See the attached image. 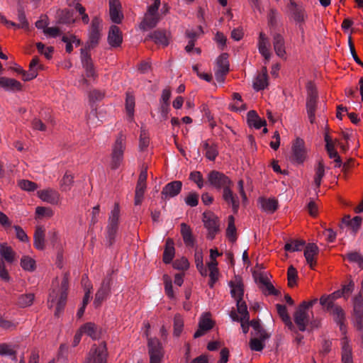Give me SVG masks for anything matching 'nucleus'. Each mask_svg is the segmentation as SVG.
I'll use <instances>...</instances> for the list:
<instances>
[{"mask_svg":"<svg viewBox=\"0 0 363 363\" xmlns=\"http://www.w3.org/2000/svg\"><path fill=\"white\" fill-rule=\"evenodd\" d=\"M89 96L90 101L94 104L101 101L104 97V93L99 90L94 89L90 91Z\"/></svg>","mask_w":363,"mask_h":363,"instance_id":"63","label":"nucleus"},{"mask_svg":"<svg viewBox=\"0 0 363 363\" xmlns=\"http://www.w3.org/2000/svg\"><path fill=\"white\" fill-rule=\"evenodd\" d=\"M196 268L201 275H206V269L203 267L202 252L196 251L194 255Z\"/></svg>","mask_w":363,"mask_h":363,"instance_id":"50","label":"nucleus"},{"mask_svg":"<svg viewBox=\"0 0 363 363\" xmlns=\"http://www.w3.org/2000/svg\"><path fill=\"white\" fill-rule=\"evenodd\" d=\"M33 294H23L19 296L18 304L22 308L28 307L33 303Z\"/></svg>","mask_w":363,"mask_h":363,"instance_id":"46","label":"nucleus"},{"mask_svg":"<svg viewBox=\"0 0 363 363\" xmlns=\"http://www.w3.org/2000/svg\"><path fill=\"white\" fill-rule=\"evenodd\" d=\"M236 306H237L238 312L242 317V320H245L246 321H248V319L250 318V314L247 311V304L243 301V298H237Z\"/></svg>","mask_w":363,"mask_h":363,"instance_id":"43","label":"nucleus"},{"mask_svg":"<svg viewBox=\"0 0 363 363\" xmlns=\"http://www.w3.org/2000/svg\"><path fill=\"white\" fill-rule=\"evenodd\" d=\"M262 208L268 213H273L278 208V201L275 199H259Z\"/></svg>","mask_w":363,"mask_h":363,"instance_id":"37","label":"nucleus"},{"mask_svg":"<svg viewBox=\"0 0 363 363\" xmlns=\"http://www.w3.org/2000/svg\"><path fill=\"white\" fill-rule=\"evenodd\" d=\"M69 287L68 274H65L62 280L60 289L57 291L53 290L49 295V307L52 308L55 301H57L55 315L59 316L64 310L67 302V290Z\"/></svg>","mask_w":363,"mask_h":363,"instance_id":"2","label":"nucleus"},{"mask_svg":"<svg viewBox=\"0 0 363 363\" xmlns=\"http://www.w3.org/2000/svg\"><path fill=\"white\" fill-rule=\"evenodd\" d=\"M111 282L112 278L111 274H108L102 281L101 286L98 289L95 295L94 304L96 307H99V306H101L102 302L104 300H106V298L108 297L111 289Z\"/></svg>","mask_w":363,"mask_h":363,"instance_id":"11","label":"nucleus"},{"mask_svg":"<svg viewBox=\"0 0 363 363\" xmlns=\"http://www.w3.org/2000/svg\"><path fill=\"white\" fill-rule=\"evenodd\" d=\"M16 352L13 350L11 345L2 343L0 344V355L1 356H13V359H16Z\"/></svg>","mask_w":363,"mask_h":363,"instance_id":"53","label":"nucleus"},{"mask_svg":"<svg viewBox=\"0 0 363 363\" xmlns=\"http://www.w3.org/2000/svg\"><path fill=\"white\" fill-rule=\"evenodd\" d=\"M159 22L158 15H151L145 13L143 21L140 24V28L143 30H147L155 28Z\"/></svg>","mask_w":363,"mask_h":363,"instance_id":"31","label":"nucleus"},{"mask_svg":"<svg viewBox=\"0 0 363 363\" xmlns=\"http://www.w3.org/2000/svg\"><path fill=\"white\" fill-rule=\"evenodd\" d=\"M174 243L172 239L167 238L165 243V247L163 253V262L165 264H169L172 262L174 255Z\"/></svg>","mask_w":363,"mask_h":363,"instance_id":"30","label":"nucleus"},{"mask_svg":"<svg viewBox=\"0 0 363 363\" xmlns=\"http://www.w3.org/2000/svg\"><path fill=\"white\" fill-rule=\"evenodd\" d=\"M101 20L95 16L91 21L89 41L85 47L81 49V62L87 77L95 78L96 77L89 51L98 45L101 37Z\"/></svg>","mask_w":363,"mask_h":363,"instance_id":"1","label":"nucleus"},{"mask_svg":"<svg viewBox=\"0 0 363 363\" xmlns=\"http://www.w3.org/2000/svg\"><path fill=\"white\" fill-rule=\"evenodd\" d=\"M0 87L7 91H20L22 85L18 81L14 79L0 77Z\"/></svg>","mask_w":363,"mask_h":363,"instance_id":"29","label":"nucleus"},{"mask_svg":"<svg viewBox=\"0 0 363 363\" xmlns=\"http://www.w3.org/2000/svg\"><path fill=\"white\" fill-rule=\"evenodd\" d=\"M125 150V136L120 133L112 147L111 167L112 169H118L123 160V154Z\"/></svg>","mask_w":363,"mask_h":363,"instance_id":"3","label":"nucleus"},{"mask_svg":"<svg viewBox=\"0 0 363 363\" xmlns=\"http://www.w3.org/2000/svg\"><path fill=\"white\" fill-rule=\"evenodd\" d=\"M247 121L248 125L254 127L255 129H259L267 125L266 121L262 119L254 110H251L247 113Z\"/></svg>","mask_w":363,"mask_h":363,"instance_id":"23","label":"nucleus"},{"mask_svg":"<svg viewBox=\"0 0 363 363\" xmlns=\"http://www.w3.org/2000/svg\"><path fill=\"white\" fill-rule=\"evenodd\" d=\"M181 234L186 246L193 247L194 245V239L192 235L191 229L185 223L181 224Z\"/></svg>","mask_w":363,"mask_h":363,"instance_id":"35","label":"nucleus"},{"mask_svg":"<svg viewBox=\"0 0 363 363\" xmlns=\"http://www.w3.org/2000/svg\"><path fill=\"white\" fill-rule=\"evenodd\" d=\"M268 86V74L267 67H263L253 82V88L256 91L264 89Z\"/></svg>","mask_w":363,"mask_h":363,"instance_id":"19","label":"nucleus"},{"mask_svg":"<svg viewBox=\"0 0 363 363\" xmlns=\"http://www.w3.org/2000/svg\"><path fill=\"white\" fill-rule=\"evenodd\" d=\"M270 42L268 37L263 32L259 34L257 48L259 52L270 50Z\"/></svg>","mask_w":363,"mask_h":363,"instance_id":"41","label":"nucleus"},{"mask_svg":"<svg viewBox=\"0 0 363 363\" xmlns=\"http://www.w3.org/2000/svg\"><path fill=\"white\" fill-rule=\"evenodd\" d=\"M119 0H109V14L111 20L115 23H121L123 18Z\"/></svg>","mask_w":363,"mask_h":363,"instance_id":"18","label":"nucleus"},{"mask_svg":"<svg viewBox=\"0 0 363 363\" xmlns=\"http://www.w3.org/2000/svg\"><path fill=\"white\" fill-rule=\"evenodd\" d=\"M268 25L271 28H275L277 26L279 16L277 10L271 9L268 13Z\"/></svg>","mask_w":363,"mask_h":363,"instance_id":"48","label":"nucleus"},{"mask_svg":"<svg viewBox=\"0 0 363 363\" xmlns=\"http://www.w3.org/2000/svg\"><path fill=\"white\" fill-rule=\"evenodd\" d=\"M290 10L294 19L297 23H303L305 20L303 9L298 6L294 0H290Z\"/></svg>","mask_w":363,"mask_h":363,"instance_id":"36","label":"nucleus"},{"mask_svg":"<svg viewBox=\"0 0 363 363\" xmlns=\"http://www.w3.org/2000/svg\"><path fill=\"white\" fill-rule=\"evenodd\" d=\"M184 326V322L180 315H176L174 318V335L179 336Z\"/></svg>","mask_w":363,"mask_h":363,"instance_id":"54","label":"nucleus"},{"mask_svg":"<svg viewBox=\"0 0 363 363\" xmlns=\"http://www.w3.org/2000/svg\"><path fill=\"white\" fill-rule=\"evenodd\" d=\"M229 286L231 288V296L237 301V298H243L244 289L240 278L235 277V281H230Z\"/></svg>","mask_w":363,"mask_h":363,"instance_id":"26","label":"nucleus"},{"mask_svg":"<svg viewBox=\"0 0 363 363\" xmlns=\"http://www.w3.org/2000/svg\"><path fill=\"white\" fill-rule=\"evenodd\" d=\"M324 307L325 308V310L333 316V319L335 321V323L338 325L340 330L342 333V334H345V313L342 307L338 305Z\"/></svg>","mask_w":363,"mask_h":363,"instance_id":"12","label":"nucleus"},{"mask_svg":"<svg viewBox=\"0 0 363 363\" xmlns=\"http://www.w3.org/2000/svg\"><path fill=\"white\" fill-rule=\"evenodd\" d=\"M38 196L43 201L48 202L51 204H57L59 201V193L52 189L42 190L38 192Z\"/></svg>","mask_w":363,"mask_h":363,"instance_id":"20","label":"nucleus"},{"mask_svg":"<svg viewBox=\"0 0 363 363\" xmlns=\"http://www.w3.org/2000/svg\"><path fill=\"white\" fill-rule=\"evenodd\" d=\"M39 60L38 57H34L29 65V70L24 74V81H30L38 76V68Z\"/></svg>","mask_w":363,"mask_h":363,"instance_id":"38","label":"nucleus"},{"mask_svg":"<svg viewBox=\"0 0 363 363\" xmlns=\"http://www.w3.org/2000/svg\"><path fill=\"white\" fill-rule=\"evenodd\" d=\"M306 157L304 141L301 138H296L292 145L291 160L298 164L303 163Z\"/></svg>","mask_w":363,"mask_h":363,"instance_id":"14","label":"nucleus"},{"mask_svg":"<svg viewBox=\"0 0 363 363\" xmlns=\"http://www.w3.org/2000/svg\"><path fill=\"white\" fill-rule=\"evenodd\" d=\"M134 107H135V99L133 96L130 94H126L125 99V108L127 113L130 118H133L134 113Z\"/></svg>","mask_w":363,"mask_h":363,"instance_id":"47","label":"nucleus"},{"mask_svg":"<svg viewBox=\"0 0 363 363\" xmlns=\"http://www.w3.org/2000/svg\"><path fill=\"white\" fill-rule=\"evenodd\" d=\"M226 235L229 240L232 242H235L237 240L236 228L234 223V218L233 216H230L228 218V225L226 230Z\"/></svg>","mask_w":363,"mask_h":363,"instance_id":"42","label":"nucleus"},{"mask_svg":"<svg viewBox=\"0 0 363 363\" xmlns=\"http://www.w3.org/2000/svg\"><path fill=\"white\" fill-rule=\"evenodd\" d=\"M150 363H161L163 350L160 342L156 338H149L147 342Z\"/></svg>","mask_w":363,"mask_h":363,"instance_id":"10","label":"nucleus"},{"mask_svg":"<svg viewBox=\"0 0 363 363\" xmlns=\"http://www.w3.org/2000/svg\"><path fill=\"white\" fill-rule=\"evenodd\" d=\"M72 182L73 176L67 172L60 182V187L62 191H67L69 190Z\"/></svg>","mask_w":363,"mask_h":363,"instance_id":"49","label":"nucleus"},{"mask_svg":"<svg viewBox=\"0 0 363 363\" xmlns=\"http://www.w3.org/2000/svg\"><path fill=\"white\" fill-rule=\"evenodd\" d=\"M203 222L208 232L207 238L213 240L220 230L218 217L212 212H204L203 213Z\"/></svg>","mask_w":363,"mask_h":363,"instance_id":"7","label":"nucleus"},{"mask_svg":"<svg viewBox=\"0 0 363 363\" xmlns=\"http://www.w3.org/2000/svg\"><path fill=\"white\" fill-rule=\"evenodd\" d=\"M45 229L40 225H38L35 228L34 233V247L40 250H43L45 248Z\"/></svg>","mask_w":363,"mask_h":363,"instance_id":"25","label":"nucleus"},{"mask_svg":"<svg viewBox=\"0 0 363 363\" xmlns=\"http://www.w3.org/2000/svg\"><path fill=\"white\" fill-rule=\"evenodd\" d=\"M318 253V247L315 243H309L305 249L304 257L307 263L310 265L311 269H313L316 264L315 256Z\"/></svg>","mask_w":363,"mask_h":363,"instance_id":"22","label":"nucleus"},{"mask_svg":"<svg viewBox=\"0 0 363 363\" xmlns=\"http://www.w3.org/2000/svg\"><path fill=\"white\" fill-rule=\"evenodd\" d=\"M152 40L157 45L166 47L169 45V36L164 30H156L150 33L145 39V41Z\"/></svg>","mask_w":363,"mask_h":363,"instance_id":"17","label":"nucleus"},{"mask_svg":"<svg viewBox=\"0 0 363 363\" xmlns=\"http://www.w3.org/2000/svg\"><path fill=\"white\" fill-rule=\"evenodd\" d=\"M145 189L146 185H136L134 201L135 205L138 206L141 204Z\"/></svg>","mask_w":363,"mask_h":363,"instance_id":"51","label":"nucleus"},{"mask_svg":"<svg viewBox=\"0 0 363 363\" xmlns=\"http://www.w3.org/2000/svg\"><path fill=\"white\" fill-rule=\"evenodd\" d=\"M106 346L104 342L99 346L94 345L89 352L86 363H106Z\"/></svg>","mask_w":363,"mask_h":363,"instance_id":"9","label":"nucleus"},{"mask_svg":"<svg viewBox=\"0 0 363 363\" xmlns=\"http://www.w3.org/2000/svg\"><path fill=\"white\" fill-rule=\"evenodd\" d=\"M79 329L83 334L87 335L93 340H97L100 337V332L99 328L93 323H86L82 325Z\"/></svg>","mask_w":363,"mask_h":363,"instance_id":"28","label":"nucleus"},{"mask_svg":"<svg viewBox=\"0 0 363 363\" xmlns=\"http://www.w3.org/2000/svg\"><path fill=\"white\" fill-rule=\"evenodd\" d=\"M108 41L112 47L121 45L123 38L119 28L116 26H111L108 35Z\"/></svg>","mask_w":363,"mask_h":363,"instance_id":"21","label":"nucleus"},{"mask_svg":"<svg viewBox=\"0 0 363 363\" xmlns=\"http://www.w3.org/2000/svg\"><path fill=\"white\" fill-rule=\"evenodd\" d=\"M164 278L165 293L168 296V297H169L170 298H173L174 296L172 280L167 275H164Z\"/></svg>","mask_w":363,"mask_h":363,"instance_id":"62","label":"nucleus"},{"mask_svg":"<svg viewBox=\"0 0 363 363\" xmlns=\"http://www.w3.org/2000/svg\"><path fill=\"white\" fill-rule=\"evenodd\" d=\"M223 199L226 203L232 205L233 210L235 213L238 211L239 208V200L238 198L233 194L229 185L223 188Z\"/></svg>","mask_w":363,"mask_h":363,"instance_id":"24","label":"nucleus"},{"mask_svg":"<svg viewBox=\"0 0 363 363\" xmlns=\"http://www.w3.org/2000/svg\"><path fill=\"white\" fill-rule=\"evenodd\" d=\"M229 67L228 55L227 53H222L216 60L215 77L218 82H224L225 76L230 70Z\"/></svg>","mask_w":363,"mask_h":363,"instance_id":"8","label":"nucleus"},{"mask_svg":"<svg viewBox=\"0 0 363 363\" xmlns=\"http://www.w3.org/2000/svg\"><path fill=\"white\" fill-rule=\"evenodd\" d=\"M149 143L150 139L147 130L141 128L139 143V147L140 150H144L149 145Z\"/></svg>","mask_w":363,"mask_h":363,"instance_id":"55","label":"nucleus"},{"mask_svg":"<svg viewBox=\"0 0 363 363\" xmlns=\"http://www.w3.org/2000/svg\"><path fill=\"white\" fill-rule=\"evenodd\" d=\"M182 188V182L180 181H173L167 184L162 191V199L166 200L169 198L177 196Z\"/></svg>","mask_w":363,"mask_h":363,"instance_id":"16","label":"nucleus"},{"mask_svg":"<svg viewBox=\"0 0 363 363\" xmlns=\"http://www.w3.org/2000/svg\"><path fill=\"white\" fill-rule=\"evenodd\" d=\"M21 266L27 271H34L35 269V261L28 256H23L21 260Z\"/></svg>","mask_w":363,"mask_h":363,"instance_id":"45","label":"nucleus"},{"mask_svg":"<svg viewBox=\"0 0 363 363\" xmlns=\"http://www.w3.org/2000/svg\"><path fill=\"white\" fill-rule=\"evenodd\" d=\"M15 252L6 243L0 244V256L2 257V259H0V277L4 281H9L10 280V276L6 268L4 261L9 264L13 263L15 260Z\"/></svg>","mask_w":363,"mask_h":363,"instance_id":"4","label":"nucleus"},{"mask_svg":"<svg viewBox=\"0 0 363 363\" xmlns=\"http://www.w3.org/2000/svg\"><path fill=\"white\" fill-rule=\"evenodd\" d=\"M316 101H317V96L315 93L311 92L308 94L307 102H306V109L308 118L310 122L313 123L315 121V112L316 108Z\"/></svg>","mask_w":363,"mask_h":363,"instance_id":"27","label":"nucleus"},{"mask_svg":"<svg viewBox=\"0 0 363 363\" xmlns=\"http://www.w3.org/2000/svg\"><path fill=\"white\" fill-rule=\"evenodd\" d=\"M208 180L210 184L216 189H223L231 183L227 176L216 170H213L208 174Z\"/></svg>","mask_w":363,"mask_h":363,"instance_id":"13","label":"nucleus"},{"mask_svg":"<svg viewBox=\"0 0 363 363\" xmlns=\"http://www.w3.org/2000/svg\"><path fill=\"white\" fill-rule=\"evenodd\" d=\"M21 189L28 191H33L37 189V184L28 180H21L18 182Z\"/></svg>","mask_w":363,"mask_h":363,"instance_id":"59","label":"nucleus"},{"mask_svg":"<svg viewBox=\"0 0 363 363\" xmlns=\"http://www.w3.org/2000/svg\"><path fill=\"white\" fill-rule=\"evenodd\" d=\"M189 267V263L186 258L182 257L179 259H176L173 262V267L178 270H186Z\"/></svg>","mask_w":363,"mask_h":363,"instance_id":"58","label":"nucleus"},{"mask_svg":"<svg viewBox=\"0 0 363 363\" xmlns=\"http://www.w3.org/2000/svg\"><path fill=\"white\" fill-rule=\"evenodd\" d=\"M267 339H262L259 337H252L250 340V347L251 350L256 351V352H260L262 351L264 347V341Z\"/></svg>","mask_w":363,"mask_h":363,"instance_id":"44","label":"nucleus"},{"mask_svg":"<svg viewBox=\"0 0 363 363\" xmlns=\"http://www.w3.org/2000/svg\"><path fill=\"white\" fill-rule=\"evenodd\" d=\"M343 296L342 292L340 290H337L329 295H323L320 298V303L323 306H335L334 301Z\"/></svg>","mask_w":363,"mask_h":363,"instance_id":"32","label":"nucleus"},{"mask_svg":"<svg viewBox=\"0 0 363 363\" xmlns=\"http://www.w3.org/2000/svg\"><path fill=\"white\" fill-rule=\"evenodd\" d=\"M119 214V205L116 203L109 216L108 224L106 228V240L109 246L112 245L115 242L118 228Z\"/></svg>","mask_w":363,"mask_h":363,"instance_id":"5","label":"nucleus"},{"mask_svg":"<svg viewBox=\"0 0 363 363\" xmlns=\"http://www.w3.org/2000/svg\"><path fill=\"white\" fill-rule=\"evenodd\" d=\"M277 313L285 325L288 327L291 330H294L295 329V326L291 320V318L288 314L287 309L286 306L281 304H277Z\"/></svg>","mask_w":363,"mask_h":363,"instance_id":"33","label":"nucleus"},{"mask_svg":"<svg viewBox=\"0 0 363 363\" xmlns=\"http://www.w3.org/2000/svg\"><path fill=\"white\" fill-rule=\"evenodd\" d=\"M354 311H363V289L354 298Z\"/></svg>","mask_w":363,"mask_h":363,"instance_id":"56","label":"nucleus"},{"mask_svg":"<svg viewBox=\"0 0 363 363\" xmlns=\"http://www.w3.org/2000/svg\"><path fill=\"white\" fill-rule=\"evenodd\" d=\"M342 363H353L352 349L348 343L347 337H344L342 340Z\"/></svg>","mask_w":363,"mask_h":363,"instance_id":"40","label":"nucleus"},{"mask_svg":"<svg viewBox=\"0 0 363 363\" xmlns=\"http://www.w3.org/2000/svg\"><path fill=\"white\" fill-rule=\"evenodd\" d=\"M354 325L358 330H363V311H354Z\"/></svg>","mask_w":363,"mask_h":363,"instance_id":"61","label":"nucleus"},{"mask_svg":"<svg viewBox=\"0 0 363 363\" xmlns=\"http://www.w3.org/2000/svg\"><path fill=\"white\" fill-rule=\"evenodd\" d=\"M185 203L191 207L196 206L199 203V194L196 192L189 193L185 199Z\"/></svg>","mask_w":363,"mask_h":363,"instance_id":"60","label":"nucleus"},{"mask_svg":"<svg viewBox=\"0 0 363 363\" xmlns=\"http://www.w3.org/2000/svg\"><path fill=\"white\" fill-rule=\"evenodd\" d=\"M294 322L300 331H306V326L308 325H310L311 328L318 326L315 321H311L310 315L308 310L306 309L305 305H299L294 313Z\"/></svg>","mask_w":363,"mask_h":363,"instance_id":"6","label":"nucleus"},{"mask_svg":"<svg viewBox=\"0 0 363 363\" xmlns=\"http://www.w3.org/2000/svg\"><path fill=\"white\" fill-rule=\"evenodd\" d=\"M271 35L272 38L273 48L276 55L282 59H285L286 46L284 36L277 32L272 33Z\"/></svg>","mask_w":363,"mask_h":363,"instance_id":"15","label":"nucleus"},{"mask_svg":"<svg viewBox=\"0 0 363 363\" xmlns=\"http://www.w3.org/2000/svg\"><path fill=\"white\" fill-rule=\"evenodd\" d=\"M60 21L62 23L69 24L74 22L72 16V13L70 11H65L62 12V16Z\"/></svg>","mask_w":363,"mask_h":363,"instance_id":"64","label":"nucleus"},{"mask_svg":"<svg viewBox=\"0 0 363 363\" xmlns=\"http://www.w3.org/2000/svg\"><path fill=\"white\" fill-rule=\"evenodd\" d=\"M287 277H288V285L289 287H293L296 282V279L298 277L297 271L294 266L291 265L288 268L287 271Z\"/></svg>","mask_w":363,"mask_h":363,"instance_id":"52","label":"nucleus"},{"mask_svg":"<svg viewBox=\"0 0 363 363\" xmlns=\"http://www.w3.org/2000/svg\"><path fill=\"white\" fill-rule=\"evenodd\" d=\"M203 148L206 150L205 156L210 161H214L218 155V146L215 143H210L208 140L203 143Z\"/></svg>","mask_w":363,"mask_h":363,"instance_id":"34","label":"nucleus"},{"mask_svg":"<svg viewBox=\"0 0 363 363\" xmlns=\"http://www.w3.org/2000/svg\"><path fill=\"white\" fill-rule=\"evenodd\" d=\"M18 19L19 23L18 28L27 29L28 28V22L26 18V15L23 8L20 7L18 9Z\"/></svg>","mask_w":363,"mask_h":363,"instance_id":"57","label":"nucleus"},{"mask_svg":"<svg viewBox=\"0 0 363 363\" xmlns=\"http://www.w3.org/2000/svg\"><path fill=\"white\" fill-rule=\"evenodd\" d=\"M250 326L255 330V335L259 337L262 339H268L270 337V335L267 333L265 329L261 325L260 320H252L250 321Z\"/></svg>","mask_w":363,"mask_h":363,"instance_id":"39","label":"nucleus"}]
</instances>
